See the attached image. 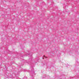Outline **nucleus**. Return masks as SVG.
I'll use <instances>...</instances> for the list:
<instances>
[{
  "mask_svg": "<svg viewBox=\"0 0 79 79\" xmlns=\"http://www.w3.org/2000/svg\"><path fill=\"white\" fill-rule=\"evenodd\" d=\"M44 56L45 57V58H47V57H46L45 56Z\"/></svg>",
  "mask_w": 79,
  "mask_h": 79,
  "instance_id": "nucleus-1",
  "label": "nucleus"
}]
</instances>
